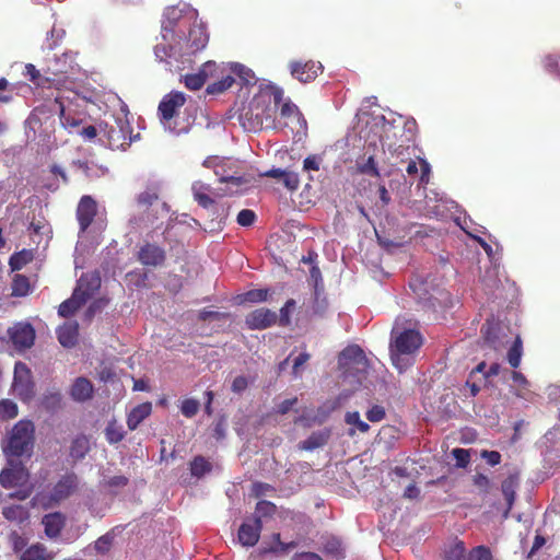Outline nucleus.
Wrapping results in <instances>:
<instances>
[{"mask_svg": "<svg viewBox=\"0 0 560 560\" xmlns=\"http://www.w3.org/2000/svg\"><path fill=\"white\" fill-rule=\"evenodd\" d=\"M185 8L171 7L165 10L161 42L154 48L156 59L178 69L180 63L189 62L191 56L203 49L209 39L201 24L188 27V19L183 15Z\"/></svg>", "mask_w": 560, "mask_h": 560, "instance_id": "nucleus-1", "label": "nucleus"}, {"mask_svg": "<svg viewBox=\"0 0 560 560\" xmlns=\"http://www.w3.org/2000/svg\"><path fill=\"white\" fill-rule=\"evenodd\" d=\"M422 345V337L412 327H401L399 320L395 323L392 330L390 359L393 364L405 371L412 363V355Z\"/></svg>", "mask_w": 560, "mask_h": 560, "instance_id": "nucleus-2", "label": "nucleus"}, {"mask_svg": "<svg viewBox=\"0 0 560 560\" xmlns=\"http://www.w3.org/2000/svg\"><path fill=\"white\" fill-rule=\"evenodd\" d=\"M101 287V278L96 273L82 275L78 281L72 296L59 306L58 313L62 317H69L79 310Z\"/></svg>", "mask_w": 560, "mask_h": 560, "instance_id": "nucleus-3", "label": "nucleus"}, {"mask_svg": "<svg viewBox=\"0 0 560 560\" xmlns=\"http://www.w3.org/2000/svg\"><path fill=\"white\" fill-rule=\"evenodd\" d=\"M30 474L27 469L14 458H9V467L0 474V482L4 488L20 487L21 490L11 493L10 498L24 500L32 493V486H28Z\"/></svg>", "mask_w": 560, "mask_h": 560, "instance_id": "nucleus-4", "label": "nucleus"}, {"mask_svg": "<svg viewBox=\"0 0 560 560\" xmlns=\"http://www.w3.org/2000/svg\"><path fill=\"white\" fill-rule=\"evenodd\" d=\"M34 425L31 421H19L12 429L3 451L8 458L20 457L30 454L33 447Z\"/></svg>", "mask_w": 560, "mask_h": 560, "instance_id": "nucleus-5", "label": "nucleus"}, {"mask_svg": "<svg viewBox=\"0 0 560 560\" xmlns=\"http://www.w3.org/2000/svg\"><path fill=\"white\" fill-rule=\"evenodd\" d=\"M339 365L347 376H355L361 381V374L368 369V361L359 346H349L340 353Z\"/></svg>", "mask_w": 560, "mask_h": 560, "instance_id": "nucleus-6", "label": "nucleus"}, {"mask_svg": "<svg viewBox=\"0 0 560 560\" xmlns=\"http://www.w3.org/2000/svg\"><path fill=\"white\" fill-rule=\"evenodd\" d=\"M12 389L23 401H28L34 397L35 392L32 373L25 363H15Z\"/></svg>", "mask_w": 560, "mask_h": 560, "instance_id": "nucleus-7", "label": "nucleus"}, {"mask_svg": "<svg viewBox=\"0 0 560 560\" xmlns=\"http://www.w3.org/2000/svg\"><path fill=\"white\" fill-rule=\"evenodd\" d=\"M186 102L185 94L182 92H172L164 96L159 105L161 120L165 128L171 129L168 125L171 119L176 115L177 109Z\"/></svg>", "mask_w": 560, "mask_h": 560, "instance_id": "nucleus-8", "label": "nucleus"}, {"mask_svg": "<svg viewBox=\"0 0 560 560\" xmlns=\"http://www.w3.org/2000/svg\"><path fill=\"white\" fill-rule=\"evenodd\" d=\"M289 68L291 75L302 83H307L315 80V78L318 75V73L322 72L323 69L320 62H315L312 60L306 62L291 61Z\"/></svg>", "mask_w": 560, "mask_h": 560, "instance_id": "nucleus-9", "label": "nucleus"}, {"mask_svg": "<svg viewBox=\"0 0 560 560\" xmlns=\"http://www.w3.org/2000/svg\"><path fill=\"white\" fill-rule=\"evenodd\" d=\"M97 212L96 201L91 196H83L77 208V218L80 224V231L85 232L93 222Z\"/></svg>", "mask_w": 560, "mask_h": 560, "instance_id": "nucleus-10", "label": "nucleus"}, {"mask_svg": "<svg viewBox=\"0 0 560 560\" xmlns=\"http://www.w3.org/2000/svg\"><path fill=\"white\" fill-rule=\"evenodd\" d=\"M9 336L15 348L22 350L34 343L35 331L28 324H16L9 330Z\"/></svg>", "mask_w": 560, "mask_h": 560, "instance_id": "nucleus-11", "label": "nucleus"}, {"mask_svg": "<svg viewBox=\"0 0 560 560\" xmlns=\"http://www.w3.org/2000/svg\"><path fill=\"white\" fill-rule=\"evenodd\" d=\"M277 314L267 308H258L246 316L245 323L250 329H265L273 325Z\"/></svg>", "mask_w": 560, "mask_h": 560, "instance_id": "nucleus-12", "label": "nucleus"}, {"mask_svg": "<svg viewBox=\"0 0 560 560\" xmlns=\"http://www.w3.org/2000/svg\"><path fill=\"white\" fill-rule=\"evenodd\" d=\"M260 517L253 522L244 523L238 530V541L246 547H253L257 544L261 532Z\"/></svg>", "mask_w": 560, "mask_h": 560, "instance_id": "nucleus-13", "label": "nucleus"}, {"mask_svg": "<svg viewBox=\"0 0 560 560\" xmlns=\"http://www.w3.org/2000/svg\"><path fill=\"white\" fill-rule=\"evenodd\" d=\"M77 487L78 480L74 475L63 476L54 487L50 494V501L54 503H58L67 499L70 494L74 492Z\"/></svg>", "mask_w": 560, "mask_h": 560, "instance_id": "nucleus-14", "label": "nucleus"}, {"mask_svg": "<svg viewBox=\"0 0 560 560\" xmlns=\"http://www.w3.org/2000/svg\"><path fill=\"white\" fill-rule=\"evenodd\" d=\"M266 96H267V94H262L260 97L256 98L250 110L245 114L244 117L246 119H249V120L253 119V121L249 124V126H246V124L244 122V127L247 128L248 130L256 131V130L261 129L264 126V118H271V116H272L271 108H266V109L259 108V101L265 98Z\"/></svg>", "mask_w": 560, "mask_h": 560, "instance_id": "nucleus-15", "label": "nucleus"}, {"mask_svg": "<svg viewBox=\"0 0 560 560\" xmlns=\"http://www.w3.org/2000/svg\"><path fill=\"white\" fill-rule=\"evenodd\" d=\"M264 176L272 177L278 179L283 184L285 188L289 190H295L299 188L300 179L296 173L281 170V168H271L264 173Z\"/></svg>", "mask_w": 560, "mask_h": 560, "instance_id": "nucleus-16", "label": "nucleus"}, {"mask_svg": "<svg viewBox=\"0 0 560 560\" xmlns=\"http://www.w3.org/2000/svg\"><path fill=\"white\" fill-rule=\"evenodd\" d=\"M224 160H221L217 156L207 158L203 161V166L212 167L214 170V174L220 178L221 182L231 183L234 185H240L242 183V178L240 176H235L233 174H226L223 167Z\"/></svg>", "mask_w": 560, "mask_h": 560, "instance_id": "nucleus-17", "label": "nucleus"}, {"mask_svg": "<svg viewBox=\"0 0 560 560\" xmlns=\"http://www.w3.org/2000/svg\"><path fill=\"white\" fill-rule=\"evenodd\" d=\"M139 260L147 266H158L164 260V252L154 245H145L139 252Z\"/></svg>", "mask_w": 560, "mask_h": 560, "instance_id": "nucleus-18", "label": "nucleus"}, {"mask_svg": "<svg viewBox=\"0 0 560 560\" xmlns=\"http://www.w3.org/2000/svg\"><path fill=\"white\" fill-rule=\"evenodd\" d=\"M151 411L152 405L150 402H143L132 408L127 417L128 428L136 430L139 424L151 415Z\"/></svg>", "mask_w": 560, "mask_h": 560, "instance_id": "nucleus-19", "label": "nucleus"}, {"mask_svg": "<svg viewBox=\"0 0 560 560\" xmlns=\"http://www.w3.org/2000/svg\"><path fill=\"white\" fill-rule=\"evenodd\" d=\"M43 525L45 527V534L49 538H56L65 525V517L60 513L47 514L43 518Z\"/></svg>", "mask_w": 560, "mask_h": 560, "instance_id": "nucleus-20", "label": "nucleus"}, {"mask_svg": "<svg viewBox=\"0 0 560 560\" xmlns=\"http://www.w3.org/2000/svg\"><path fill=\"white\" fill-rule=\"evenodd\" d=\"M78 328L77 323H66L60 326L57 330L59 342L67 348L73 347L77 342Z\"/></svg>", "mask_w": 560, "mask_h": 560, "instance_id": "nucleus-21", "label": "nucleus"}, {"mask_svg": "<svg viewBox=\"0 0 560 560\" xmlns=\"http://www.w3.org/2000/svg\"><path fill=\"white\" fill-rule=\"evenodd\" d=\"M54 558L55 553L48 551L42 544L32 545L20 556V560H52Z\"/></svg>", "mask_w": 560, "mask_h": 560, "instance_id": "nucleus-22", "label": "nucleus"}, {"mask_svg": "<svg viewBox=\"0 0 560 560\" xmlns=\"http://www.w3.org/2000/svg\"><path fill=\"white\" fill-rule=\"evenodd\" d=\"M93 386L91 382L84 377H79L71 388V396L74 400L84 401L92 396Z\"/></svg>", "mask_w": 560, "mask_h": 560, "instance_id": "nucleus-23", "label": "nucleus"}, {"mask_svg": "<svg viewBox=\"0 0 560 560\" xmlns=\"http://www.w3.org/2000/svg\"><path fill=\"white\" fill-rule=\"evenodd\" d=\"M191 190L197 202L203 208H208L213 203V199L209 196V185L201 182H195L192 184Z\"/></svg>", "mask_w": 560, "mask_h": 560, "instance_id": "nucleus-24", "label": "nucleus"}, {"mask_svg": "<svg viewBox=\"0 0 560 560\" xmlns=\"http://www.w3.org/2000/svg\"><path fill=\"white\" fill-rule=\"evenodd\" d=\"M518 486V477L516 475H510L502 482V493L506 500L508 509L510 510L515 499V490Z\"/></svg>", "mask_w": 560, "mask_h": 560, "instance_id": "nucleus-25", "label": "nucleus"}, {"mask_svg": "<svg viewBox=\"0 0 560 560\" xmlns=\"http://www.w3.org/2000/svg\"><path fill=\"white\" fill-rule=\"evenodd\" d=\"M138 203L141 207H149V206H160L161 209L165 212H167V207L165 203L159 202V195L155 188H148L143 192H141L138 196Z\"/></svg>", "mask_w": 560, "mask_h": 560, "instance_id": "nucleus-26", "label": "nucleus"}, {"mask_svg": "<svg viewBox=\"0 0 560 560\" xmlns=\"http://www.w3.org/2000/svg\"><path fill=\"white\" fill-rule=\"evenodd\" d=\"M230 70L238 77L243 84L249 85L256 83V77L252 69L241 63H230Z\"/></svg>", "mask_w": 560, "mask_h": 560, "instance_id": "nucleus-27", "label": "nucleus"}, {"mask_svg": "<svg viewBox=\"0 0 560 560\" xmlns=\"http://www.w3.org/2000/svg\"><path fill=\"white\" fill-rule=\"evenodd\" d=\"M3 516L8 521L22 523L28 518L27 510L22 505H11L2 510Z\"/></svg>", "mask_w": 560, "mask_h": 560, "instance_id": "nucleus-28", "label": "nucleus"}, {"mask_svg": "<svg viewBox=\"0 0 560 560\" xmlns=\"http://www.w3.org/2000/svg\"><path fill=\"white\" fill-rule=\"evenodd\" d=\"M90 450V441L86 436L81 435L73 440L71 445V456L80 459L85 456Z\"/></svg>", "mask_w": 560, "mask_h": 560, "instance_id": "nucleus-29", "label": "nucleus"}, {"mask_svg": "<svg viewBox=\"0 0 560 560\" xmlns=\"http://www.w3.org/2000/svg\"><path fill=\"white\" fill-rule=\"evenodd\" d=\"M105 435L109 443H117L120 442L124 436L125 432L122 430V427L119 425L115 420L110 421L106 429H105Z\"/></svg>", "mask_w": 560, "mask_h": 560, "instance_id": "nucleus-30", "label": "nucleus"}, {"mask_svg": "<svg viewBox=\"0 0 560 560\" xmlns=\"http://www.w3.org/2000/svg\"><path fill=\"white\" fill-rule=\"evenodd\" d=\"M445 560H468L462 541H456L445 551Z\"/></svg>", "mask_w": 560, "mask_h": 560, "instance_id": "nucleus-31", "label": "nucleus"}, {"mask_svg": "<svg viewBox=\"0 0 560 560\" xmlns=\"http://www.w3.org/2000/svg\"><path fill=\"white\" fill-rule=\"evenodd\" d=\"M33 258V254L31 250H22L18 254H14L10 258V266L12 270H20Z\"/></svg>", "mask_w": 560, "mask_h": 560, "instance_id": "nucleus-32", "label": "nucleus"}, {"mask_svg": "<svg viewBox=\"0 0 560 560\" xmlns=\"http://www.w3.org/2000/svg\"><path fill=\"white\" fill-rule=\"evenodd\" d=\"M30 291V283L26 277L16 275L12 284V294L15 296H24Z\"/></svg>", "mask_w": 560, "mask_h": 560, "instance_id": "nucleus-33", "label": "nucleus"}, {"mask_svg": "<svg viewBox=\"0 0 560 560\" xmlns=\"http://www.w3.org/2000/svg\"><path fill=\"white\" fill-rule=\"evenodd\" d=\"M18 416V406L15 402L3 399L0 401V420L12 419Z\"/></svg>", "mask_w": 560, "mask_h": 560, "instance_id": "nucleus-34", "label": "nucleus"}, {"mask_svg": "<svg viewBox=\"0 0 560 560\" xmlns=\"http://www.w3.org/2000/svg\"><path fill=\"white\" fill-rule=\"evenodd\" d=\"M521 358H522V341H521L520 337H517L515 339L513 346L509 350L508 360H509V363L513 368H517L521 363Z\"/></svg>", "mask_w": 560, "mask_h": 560, "instance_id": "nucleus-35", "label": "nucleus"}, {"mask_svg": "<svg viewBox=\"0 0 560 560\" xmlns=\"http://www.w3.org/2000/svg\"><path fill=\"white\" fill-rule=\"evenodd\" d=\"M210 470V464L203 457H196L191 465L190 471L192 476L201 477Z\"/></svg>", "mask_w": 560, "mask_h": 560, "instance_id": "nucleus-36", "label": "nucleus"}, {"mask_svg": "<svg viewBox=\"0 0 560 560\" xmlns=\"http://www.w3.org/2000/svg\"><path fill=\"white\" fill-rule=\"evenodd\" d=\"M272 538H273L276 545L271 546L268 550H266L267 552L285 553L289 550H291V549L296 547V542H294V541H291V542H288V544L282 542L280 540V534H273Z\"/></svg>", "mask_w": 560, "mask_h": 560, "instance_id": "nucleus-37", "label": "nucleus"}, {"mask_svg": "<svg viewBox=\"0 0 560 560\" xmlns=\"http://www.w3.org/2000/svg\"><path fill=\"white\" fill-rule=\"evenodd\" d=\"M345 420L348 424L355 425L360 432L364 433L370 429V425L361 420L360 413L358 411L347 412Z\"/></svg>", "mask_w": 560, "mask_h": 560, "instance_id": "nucleus-38", "label": "nucleus"}, {"mask_svg": "<svg viewBox=\"0 0 560 560\" xmlns=\"http://www.w3.org/2000/svg\"><path fill=\"white\" fill-rule=\"evenodd\" d=\"M233 82H234V79L231 75H226L222 80L210 84L207 88V91H208V93H211V94L222 93L225 90H228L229 88H231Z\"/></svg>", "mask_w": 560, "mask_h": 560, "instance_id": "nucleus-39", "label": "nucleus"}, {"mask_svg": "<svg viewBox=\"0 0 560 560\" xmlns=\"http://www.w3.org/2000/svg\"><path fill=\"white\" fill-rule=\"evenodd\" d=\"M206 79L203 74L195 73V74H188L185 77V85L189 90L197 91L202 88V85L206 83Z\"/></svg>", "mask_w": 560, "mask_h": 560, "instance_id": "nucleus-40", "label": "nucleus"}, {"mask_svg": "<svg viewBox=\"0 0 560 560\" xmlns=\"http://www.w3.org/2000/svg\"><path fill=\"white\" fill-rule=\"evenodd\" d=\"M468 560H493L489 548L485 546H478L474 548L469 555Z\"/></svg>", "mask_w": 560, "mask_h": 560, "instance_id": "nucleus-41", "label": "nucleus"}, {"mask_svg": "<svg viewBox=\"0 0 560 560\" xmlns=\"http://www.w3.org/2000/svg\"><path fill=\"white\" fill-rule=\"evenodd\" d=\"M325 444V438L322 434H313L302 442L301 447L306 451L315 450Z\"/></svg>", "mask_w": 560, "mask_h": 560, "instance_id": "nucleus-42", "label": "nucleus"}, {"mask_svg": "<svg viewBox=\"0 0 560 560\" xmlns=\"http://www.w3.org/2000/svg\"><path fill=\"white\" fill-rule=\"evenodd\" d=\"M454 458L456 459V466L460 468H465L470 460V454L468 450L465 448H454L452 451Z\"/></svg>", "mask_w": 560, "mask_h": 560, "instance_id": "nucleus-43", "label": "nucleus"}, {"mask_svg": "<svg viewBox=\"0 0 560 560\" xmlns=\"http://www.w3.org/2000/svg\"><path fill=\"white\" fill-rule=\"evenodd\" d=\"M198 409L199 402L195 399H185L180 406L182 413L187 418L194 417L197 413Z\"/></svg>", "mask_w": 560, "mask_h": 560, "instance_id": "nucleus-44", "label": "nucleus"}, {"mask_svg": "<svg viewBox=\"0 0 560 560\" xmlns=\"http://www.w3.org/2000/svg\"><path fill=\"white\" fill-rule=\"evenodd\" d=\"M268 291L264 289H255L244 294V301L258 303L267 300Z\"/></svg>", "mask_w": 560, "mask_h": 560, "instance_id": "nucleus-45", "label": "nucleus"}, {"mask_svg": "<svg viewBox=\"0 0 560 560\" xmlns=\"http://www.w3.org/2000/svg\"><path fill=\"white\" fill-rule=\"evenodd\" d=\"M358 165L361 173L378 176V170L372 155Z\"/></svg>", "mask_w": 560, "mask_h": 560, "instance_id": "nucleus-46", "label": "nucleus"}, {"mask_svg": "<svg viewBox=\"0 0 560 560\" xmlns=\"http://www.w3.org/2000/svg\"><path fill=\"white\" fill-rule=\"evenodd\" d=\"M385 409L382 406L375 405L366 412V418L371 422H380L385 418Z\"/></svg>", "mask_w": 560, "mask_h": 560, "instance_id": "nucleus-47", "label": "nucleus"}, {"mask_svg": "<svg viewBox=\"0 0 560 560\" xmlns=\"http://www.w3.org/2000/svg\"><path fill=\"white\" fill-rule=\"evenodd\" d=\"M255 218L254 211L244 209L237 215V223L242 226H249L254 223Z\"/></svg>", "mask_w": 560, "mask_h": 560, "instance_id": "nucleus-48", "label": "nucleus"}, {"mask_svg": "<svg viewBox=\"0 0 560 560\" xmlns=\"http://www.w3.org/2000/svg\"><path fill=\"white\" fill-rule=\"evenodd\" d=\"M474 485L481 491L488 492L491 488V481L490 479L485 476L483 474H476L474 476Z\"/></svg>", "mask_w": 560, "mask_h": 560, "instance_id": "nucleus-49", "label": "nucleus"}, {"mask_svg": "<svg viewBox=\"0 0 560 560\" xmlns=\"http://www.w3.org/2000/svg\"><path fill=\"white\" fill-rule=\"evenodd\" d=\"M295 302L289 300L284 306L280 310V324L285 326L290 323V312L294 307Z\"/></svg>", "mask_w": 560, "mask_h": 560, "instance_id": "nucleus-50", "label": "nucleus"}, {"mask_svg": "<svg viewBox=\"0 0 560 560\" xmlns=\"http://www.w3.org/2000/svg\"><path fill=\"white\" fill-rule=\"evenodd\" d=\"M310 354L306 352L300 353L293 361V374L299 376L301 374L302 366L308 361Z\"/></svg>", "mask_w": 560, "mask_h": 560, "instance_id": "nucleus-51", "label": "nucleus"}, {"mask_svg": "<svg viewBox=\"0 0 560 560\" xmlns=\"http://www.w3.org/2000/svg\"><path fill=\"white\" fill-rule=\"evenodd\" d=\"M110 545L112 537L109 535H104L95 541L94 547L98 552L105 553L109 550Z\"/></svg>", "mask_w": 560, "mask_h": 560, "instance_id": "nucleus-52", "label": "nucleus"}, {"mask_svg": "<svg viewBox=\"0 0 560 560\" xmlns=\"http://www.w3.org/2000/svg\"><path fill=\"white\" fill-rule=\"evenodd\" d=\"M25 74L30 77L32 82L36 83L37 85H43L39 71L35 68L34 65L27 63L25 66Z\"/></svg>", "mask_w": 560, "mask_h": 560, "instance_id": "nucleus-53", "label": "nucleus"}, {"mask_svg": "<svg viewBox=\"0 0 560 560\" xmlns=\"http://www.w3.org/2000/svg\"><path fill=\"white\" fill-rule=\"evenodd\" d=\"M481 457L486 459L490 466H495L501 462V455L495 451H482Z\"/></svg>", "mask_w": 560, "mask_h": 560, "instance_id": "nucleus-54", "label": "nucleus"}, {"mask_svg": "<svg viewBox=\"0 0 560 560\" xmlns=\"http://www.w3.org/2000/svg\"><path fill=\"white\" fill-rule=\"evenodd\" d=\"M10 541L12 545V548L15 552L22 551V549L26 546L25 539L20 536L18 533H12L10 535Z\"/></svg>", "mask_w": 560, "mask_h": 560, "instance_id": "nucleus-55", "label": "nucleus"}, {"mask_svg": "<svg viewBox=\"0 0 560 560\" xmlns=\"http://www.w3.org/2000/svg\"><path fill=\"white\" fill-rule=\"evenodd\" d=\"M320 159L316 155L307 156L304 160L303 167L305 171H317L319 170Z\"/></svg>", "mask_w": 560, "mask_h": 560, "instance_id": "nucleus-56", "label": "nucleus"}, {"mask_svg": "<svg viewBox=\"0 0 560 560\" xmlns=\"http://www.w3.org/2000/svg\"><path fill=\"white\" fill-rule=\"evenodd\" d=\"M512 378H513V382L514 384L518 387V390H517V395L518 396H523V394L521 393V389H524L526 388V386L528 385V382L527 380L525 378V376L520 373V372H513L512 373Z\"/></svg>", "mask_w": 560, "mask_h": 560, "instance_id": "nucleus-57", "label": "nucleus"}, {"mask_svg": "<svg viewBox=\"0 0 560 560\" xmlns=\"http://www.w3.org/2000/svg\"><path fill=\"white\" fill-rule=\"evenodd\" d=\"M60 121L62 124L63 127L68 128V127H77L79 125V121L72 117H70L65 108L62 106H60Z\"/></svg>", "mask_w": 560, "mask_h": 560, "instance_id": "nucleus-58", "label": "nucleus"}, {"mask_svg": "<svg viewBox=\"0 0 560 560\" xmlns=\"http://www.w3.org/2000/svg\"><path fill=\"white\" fill-rule=\"evenodd\" d=\"M248 386V381L244 376H237L232 383V390L234 393H242Z\"/></svg>", "mask_w": 560, "mask_h": 560, "instance_id": "nucleus-59", "label": "nucleus"}, {"mask_svg": "<svg viewBox=\"0 0 560 560\" xmlns=\"http://www.w3.org/2000/svg\"><path fill=\"white\" fill-rule=\"evenodd\" d=\"M218 66L213 61H207L203 63L201 69L199 70L200 74L205 75V79L207 80L209 77H212L214 71L217 70Z\"/></svg>", "mask_w": 560, "mask_h": 560, "instance_id": "nucleus-60", "label": "nucleus"}, {"mask_svg": "<svg viewBox=\"0 0 560 560\" xmlns=\"http://www.w3.org/2000/svg\"><path fill=\"white\" fill-rule=\"evenodd\" d=\"M296 404V398L292 399H285L282 402H280L277 407V411L279 413H287L294 405Z\"/></svg>", "mask_w": 560, "mask_h": 560, "instance_id": "nucleus-61", "label": "nucleus"}, {"mask_svg": "<svg viewBox=\"0 0 560 560\" xmlns=\"http://www.w3.org/2000/svg\"><path fill=\"white\" fill-rule=\"evenodd\" d=\"M256 510L260 514H270L273 512L275 505L270 502L261 501L258 502Z\"/></svg>", "mask_w": 560, "mask_h": 560, "instance_id": "nucleus-62", "label": "nucleus"}, {"mask_svg": "<svg viewBox=\"0 0 560 560\" xmlns=\"http://www.w3.org/2000/svg\"><path fill=\"white\" fill-rule=\"evenodd\" d=\"M293 560H322V558L317 553H314V552H302V553H296L293 557Z\"/></svg>", "mask_w": 560, "mask_h": 560, "instance_id": "nucleus-63", "label": "nucleus"}, {"mask_svg": "<svg viewBox=\"0 0 560 560\" xmlns=\"http://www.w3.org/2000/svg\"><path fill=\"white\" fill-rule=\"evenodd\" d=\"M546 67L548 69H557L560 73V57L549 56L546 60Z\"/></svg>", "mask_w": 560, "mask_h": 560, "instance_id": "nucleus-64", "label": "nucleus"}]
</instances>
